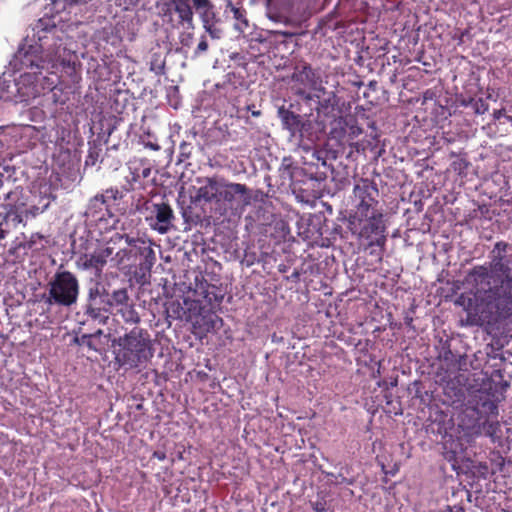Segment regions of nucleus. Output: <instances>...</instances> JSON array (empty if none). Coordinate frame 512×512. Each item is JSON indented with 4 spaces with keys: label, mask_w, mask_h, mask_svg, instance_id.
<instances>
[{
    "label": "nucleus",
    "mask_w": 512,
    "mask_h": 512,
    "mask_svg": "<svg viewBox=\"0 0 512 512\" xmlns=\"http://www.w3.org/2000/svg\"><path fill=\"white\" fill-rule=\"evenodd\" d=\"M3 206L7 211L2 221H0V240L5 239L12 230L23 223V214L26 213L22 206L13 205L10 202L3 204Z\"/></svg>",
    "instance_id": "nucleus-15"
},
{
    "label": "nucleus",
    "mask_w": 512,
    "mask_h": 512,
    "mask_svg": "<svg viewBox=\"0 0 512 512\" xmlns=\"http://www.w3.org/2000/svg\"><path fill=\"white\" fill-rule=\"evenodd\" d=\"M336 479H337L336 483H338V484H342V483L351 484L352 483L350 480H348L347 478H345L342 475L336 476Z\"/></svg>",
    "instance_id": "nucleus-45"
},
{
    "label": "nucleus",
    "mask_w": 512,
    "mask_h": 512,
    "mask_svg": "<svg viewBox=\"0 0 512 512\" xmlns=\"http://www.w3.org/2000/svg\"><path fill=\"white\" fill-rule=\"evenodd\" d=\"M14 195V192H12L10 189L7 190L6 192H4V199L6 201L10 200L12 198V196Z\"/></svg>",
    "instance_id": "nucleus-48"
},
{
    "label": "nucleus",
    "mask_w": 512,
    "mask_h": 512,
    "mask_svg": "<svg viewBox=\"0 0 512 512\" xmlns=\"http://www.w3.org/2000/svg\"><path fill=\"white\" fill-rule=\"evenodd\" d=\"M11 65L15 71H25L33 75L40 74L45 65L41 45H22L14 54Z\"/></svg>",
    "instance_id": "nucleus-8"
},
{
    "label": "nucleus",
    "mask_w": 512,
    "mask_h": 512,
    "mask_svg": "<svg viewBox=\"0 0 512 512\" xmlns=\"http://www.w3.org/2000/svg\"><path fill=\"white\" fill-rule=\"evenodd\" d=\"M193 7L200 15L203 27L213 36V26L216 22L214 5L210 0H192Z\"/></svg>",
    "instance_id": "nucleus-20"
},
{
    "label": "nucleus",
    "mask_w": 512,
    "mask_h": 512,
    "mask_svg": "<svg viewBox=\"0 0 512 512\" xmlns=\"http://www.w3.org/2000/svg\"><path fill=\"white\" fill-rule=\"evenodd\" d=\"M10 184V175H8V168L0 165V190L4 189Z\"/></svg>",
    "instance_id": "nucleus-32"
},
{
    "label": "nucleus",
    "mask_w": 512,
    "mask_h": 512,
    "mask_svg": "<svg viewBox=\"0 0 512 512\" xmlns=\"http://www.w3.org/2000/svg\"><path fill=\"white\" fill-rule=\"evenodd\" d=\"M466 428L474 435H485L493 441L501 437V425L498 418H485L480 421H471L465 424Z\"/></svg>",
    "instance_id": "nucleus-18"
},
{
    "label": "nucleus",
    "mask_w": 512,
    "mask_h": 512,
    "mask_svg": "<svg viewBox=\"0 0 512 512\" xmlns=\"http://www.w3.org/2000/svg\"><path fill=\"white\" fill-rule=\"evenodd\" d=\"M45 237L40 233H33L28 240L20 242L16 245L15 249H23V250H32V251H40L45 248V244H43V240Z\"/></svg>",
    "instance_id": "nucleus-27"
},
{
    "label": "nucleus",
    "mask_w": 512,
    "mask_h": 512,
    "mask_svg": "<svg viewBox=\"0 0 512 512\" xmlns=\"http://www.w3.org/2000/svg\"><path fill=\"white\" fill-rule=\"evenodd\" d=\"M123 198L122 192L118 188H109L104 194H98L90 201L92 207L101 209L100 206L106 205L109 201H117Z\"/></svg>",
    "instance_id": "nucleus-23"
},
{
    "label": "nucleus",
    "mask_w": 512,
    "mask_h": 512,
    "mask_svg": "<svg viewBox=\"0 0 512 512\" xmlns=\"http://www.w3.org/2000/svg\"><path fill=\"white\" fill-rule=\"evenodd\" d=\"M509 387V383L504 379V373L500 369H494L490 374L484 373L482 379L481 391L490 396L496 401L504 399V393Z\"/></svg>",
    "instance_id": "nucleus-13"
},
{
    "label": "nucleus",
    "mask_w": 512,
    "mask_h": 512,
    "mask_svg": "<svg viewBox=\"0 0 512 512\" xmlns=\"http://www.w3.org/2000/svg\"><path fill=\"white\" fill-rule=\"evenodd\" d=\"M462 494V495H466L467 497L470 496V493L468 490H466L464 487H460L457 489V491H454L453 492V496L457 495V494Z\"/></svg>",
    "instance_id": "nucleus-42"
},
{
    "label": "nucleus",
    "mask_w": 512,
    "mask_h": 512,
    "mask_svg": "<svg viewBox=\"0 0 512 512\" xmlns=\"http://www.w3.org/2000/svg\"><path fill=\"white\" fill-rule=\"evenodd\" d=\"M278 271H279L280 273H285V272L287 271V266H286V265H284V264H280V265L278 266Z\"/></svg>",
    "instance_id": "nucleus-49"
},
{
    "label": "nucleus",
    "mask_w": 512,
    "mask_h": 512,
    "mask_svg": "<svg viewBox=\"0 0 512 512\" xmlns=\"http://www.w3.org/2000/svg\"><path fill=\"white\" fill-rule=\"evenodd\" d=\"M311 505L315 512H332L327 508V503L324 499L311 502Z\"/></svg>",
    "instance_id": "nucleus-34"
},
{
    "label": "nucleus",
    "mask_w": 512,
    "mask_h": 512,
    "mask_svg": "<svg viewBox=\"0 0 512 512\" xmlns=\"http://www.w3.org/2000/svg\"><path fill=\"white\" fill-rule=\"evenodd\" d=\"M110 252L84 253L76 261L77 267L83 270H92L96 277H100L107 263Z\"/></svg>",
    "instance_id": "nucleus-17"
},
{
    "label": "nucleus",
    "mask_w": 512,
    "mask_h": 512,
    "mask_svg": "<svg viewBox=\"0 0 512 512\" xmlns=\"http://www.w3.org/2000/svg\"><path fill=\"white\" fill-rule=\"evenodd\" d=\"M101 298H103V293H101L100 283L97 282L94 287L89 288L87 294V301H93Z\"/></svg>",
    "instance_id": "nucleus-31"
},
{
    "label": "nucleus",
    "mask_w": 512,
    "mask_h": 512,
    "mask_svg": "<svg viewBox=\"0 0 512 512\" xmlns=\"http://www.w3.org/2000/svg\"><path fill=\"white\" fill-rule=\"evenodd\" d=\"M223 179V177L219 176L197 178L196 182L199 187L195 194V200L198 202H215L218 204Z\"/></svg>",
    "instance_id": "nucleus-12"
},
{
    "label": "nucleus",
    "mask_w": 512,
    "mask_h": 512,
    "mask_svg": "<svg viewBox=\"0 0 512 512\" xmlns=\"http://www.w3.org/2000/svg\"><path fill=\"white\" fill-rule=\"evenodd\" d=\"M109 308L105 305L99 307H92V305L85 306V315L99 324H106L109 319Z\"/></svg>",
    "instance_id": "nucleus-26"
},
{
    "label": "nucleus",
    "mask_w": 512,
    "mask_h": 512,
    "mask_svg": "<svg viewBox=\"0 0 512 512\" xmlns=\"http://www.w3.org/2000/svg\"><path fill=\"white\" fill-rule=\"evenodd\" d=\"M331 125L330 134L333 138L337 139H342L346 134L353 139L363 132L362 128L358 125L357 118L351 114L335 118Z\"/></svg>",
    "instance_id": "nucleus-14"
},
{
    "label": "nucleus",
    "mask_w": 512,
    "mask_h": 512,
    "mask_svg": "<svg viewBox=\"0 0 512 512\" xmlns=\"http://www.w3.org/2000/svg\"><path fill=\"white\" fill-rule=\"evenodd\" d=\"M379 189L374 180H355L350 196L351 209L348 216V229L360 240L367 241L370 255L382 261L387 241L383 209L379 202Z\"/></svg>",
    "instance_id": "nucleus-2"
},
{
    "label": "nucleus",
    "mask_w": 512,
    "mask_h": 512,
    "mask_svg": "<svg viewBox=\"0 0 512 512\" xmlns=\"http://www.w3.org/2000/svg\"><path fill=\"white\" fill-rule=\"evenodd\" d=\"M291 82V89L294 94L304 99H311L310 92L316 90L322 83L320 74L306 62L295 66L291 75Z\"/></svg>",
    "instance_id": "nucleus-7"
},
{
    "label": "nucleus",
    "mask_w": 512,
    "mask_h": 512,
    "mask_svg": "<svg viewBox=\"0 0 512 512\" xmlns=\"http://www.w3.org/2000/svg\"><path fill=\"white\" fill-rule=\"evenodd\" d=\"M512 246L497 241L489 252L488 264L475 265L469 270L466 282L473 298L467 308L471 325H495L512 316Z\"/></svg>",
    "instance_id": "nucleus-1"
},
{
    "label": "nucleus",
    "mask_w": 512,
    "mask_h": 512,
    "mask_svg": "<svg viewBox=\"0 0 512 512\" xmlns=\"http://www.w3.org/2000/svg\"><path fill=\"white\" fill-rule=\"evenodd\" d=\"M224 14L228 16L232 14V18L235 20L234 28L241 33H244L249 27V21L247 19V13L245 8L240 4H233L231 0H227Z\"/></svg>",
    "instance_id": "nucleus-21"
},
{
    "label": "nucleus",
    "mask_w": 512,
    "mask_h": 512,
    "mask_svg": "<svg viewBox=\"0 0 512 512\" xmlns=\"http://www.w3.org/2000/svg\"><path fill=\"white\" fill-rule=\"evenodd\" d=\"M118 346L115 362L125 370L145 367L154 356L153 340L148 330L134 327L130 332L114 340Z\"/></svg>",
    "instance_id": "nucleus-3"
},
{
    "label": "nucleus",
    "mask_w": 512,
    "mask_h": 512,
    "mask_svg": "<svg viewBox=\"0 0 512 512\" xmlns=\"http://www.w3.org/2000/svg\"><path fill=\"white\" fill-rule=\"evenodd\" d=\"M150 174H151V168L146 167L142 170L141 177L147 178V177H149Z\"/></svg>",
    "instance_id": "nucleus-47"
},
{
    "label": "nucleus",
    "mask_w": 512,
    "mask_h": 512,
    "mask_svg": "<svg viewBox=\"0 0 512 512\" xmlns=\"http://www.w3.org/2000/svg\"><path fill=\"white\" fill-rule=\"evenodd\" d=\"M336 479H337L336 483H338V484H342V483L351 484L352 483L350 480H348L347 478H345L342 475L336 476Z\"/></svg>",
    "instance_id": "nucleus-43"
},
{
    "label": "nucleus",
    "mask_w": 512,
    "mask_h": 512,
    "mask_svg": "<svg viewBox=\"0 0 512 512\" xmlns=\"http://www.w3.org/2000/svg\"><path fill=\"white\" fill-rule=\"evenodd\" d=\"M195 294L199 296L198 299L184 300L188 314L186 315V312H184L183 316L187 320H191L193 317H197V315H202L206 309L213 310L216 306L220 305L224 298L222 291L217 286L206 281L197 285Z\"/></svg>",
    "instance_id": "nucleus-5"
},
{
    "label": "nucleus",
    "mask_w": 512,
    "mask_h": 512,
    "mask_svg": "<svg viewBox=\"0 0 512 512\" xmlns=\"http://www.w3.org/2000/svg\"><path fill=\"white\" fill-rule=\"evenodd\" d=\"M279 116L282 120L283 126L287 129L292 137L304 139L310 135L312 129V122L304 119L301 115L284 108L279 109Z\"/></svg>",
    "instance_id": "nucleus-11"
},
{
    "label": "nucleus",
    "mask_w": 512,
    "mask_h": 512,
    "mask_svg": "<svg viewBox=\"0 0 512 512\" xmlns=\"http://www.w3.org/2000/svg\"><path fill=\"white\" fill-rule=\"evenodd\" d=\"M130 246H133L137 254L142 258L139 263V268L143 272H150L156 261L155 251L151 247V243H147L142 239L130 238L127 240Z\"/></svg>",
    "instance_id": "nucleus-19"
},
{
    "label": "nucleus",
    "mask_w": 512,
    "mask_h": 512,
    "mask_svg": "<svg viewBox=\"0 0 512 512\" xmlns=\"http://www.w3.org/2000/svg\"><path fill=\"white\" fill-rule=\"evenodd\" d=\"M80 284L77 277L70 271H57L48 282V295L45 303L52 306L69 308L78 301Z\"/></svg>",
    "instance_id": "nucleus-4"
},
{
    "label": "nucleus",
    "mask_w": 512,
    "mask_h": 512,
    "mask_svg": "<svg viewBox=\"0 0 512 512\" xmlns=\"http://www.w3.org/2000/svg\"><path fill=\"white\" fill-rule=\"evenodd\" d=\"M505 114H506V111H505V109H504V108H502V109H498V110H495V111L493 112V118H494L495 120H499V119H501L502 117H504V116H505Z\"/></svg>",
    "instance_id": "nucleus-41"
},
{
    "label": "nucleus",
    "mask_w": 512,
    "mask_h": 512,
    "mask_svg": "<svg viewBox=\"0 0 512 512\" xmlns=\"http://www.w3.org/2000/svg\"><path fill=\"white\" fill-rule=\"evenodd\" d=\"M129 300L130 298L128 295L127 288L123 287L114 290L111 293L110 298L106 299L105 304L109 309L114 306H120L122 308L123 306H127Z\"/></svg>",
    "instance_id": "nucleus-25"
},
{
    "label": "nucleus",
    "mask_w": 512,
    "mask_h": 512,
    "mask_svg": "<svg viewBox=\"0 0 512 512\" xmlns=\"http://www.w3.org/2000/svg\"><path fill=\"white\" fill-rule=\"evenodd\" d=\"M143 144L146 148H149L152 151H159L161 149L160 145L157 142L144 141Z\"/></svg>",
    "instance_id": "nucleus-38"
},
{
    "label": "nucleus",
    "mask_w": 512,
    "mask_h": 512,
    "mask_svg": "<svg viewBox=\"0 0 512 512\" xmlns=\"http://www.w3.org/2000/svg\"><path fill=\"white\" fill-rule=\"evenodd\" d=\"M143 214L148 226L159 234H167L176 228L174 224L176 216L167 201H146L143 206Z\"/></svg>",
    "instance_id": "nucleus-6"
},
{
    "label": "nucleus",
    "mask_w": 512,
    "mask_h": 512,
    "mask_svg": "<svg viewBox=\"0 0 512 512\" xmlns=\"http://www.w3.org/2000/svg\"><path fill=\"white\" fill-rule=\"evenodd\" d=\"M307 0H266V15L275 23L289 24L292 16Z\"/></svg>",
    "instance_id": "nucleus-9"
},
{
    "label": "nucleus",
    "mask_w": 512,
    "mask_h": 512,
    "mask_svg": "<svg viewBox=\"0 0 512 512\" xmlns=\"http://www.w3.org/2000/svg\"><path fill=\"white\" fill-rule=\"evenodd\" d=\"M452 166H453V169L455 171H457V170H461L463 168H466L468 166V163L465 160L461 159L459 161H454L452 163Z\"/></svg>",
    "instance_id": "nucleus-36"
},
{
    "label": "nucleus",
    "mask_w": 512,
    "mask_h": 512,
    "mask_svg": "<svg viewBox=\"0 0 512 512\" xmlns=\"http://www.w3.org/2000/svg\"><path fill=\"white\" fill-rule=\"evenodd\" d=\"M139 0H117L119 6H124L125 9H128L129 6H134L138 3Z\"/></svg>",
    "instance_id": "nucleus-37"
},
{
    "label": "nucleus",
    "mask_w": 512,
    "mask_h": 512,
    "mask_svg": "<svg viewBox=\"0 0 512 512\" xmlns=\"http://www.w3.org/2000/svg\"><path fill=\"white\" fill-rule=\"evenodd\" d=\"M496 399L480 398L473 407H467L464 411L466 417L474 418L473 421H480L485 418H498L499 410Z\"/></svg>",
    "instance_id": "nucleus-16"
},
{
    "label": "nucleus",
    "mask_w": 512,
    "mask_h": 512,
    "mask_svg": "<svg viewBox=\"0 0 512 512\" xmlns=\"http://www.w3.org/2000/svg\"><path fill=\"white\" fill-rule=\"evenodd\" d=\"M152 457L159 461H164L166 459V453L164 451L157 450L153 452Z\"/></svg>",
    "instance_id": "nucleus-40"
},
{
    "label": "nucleus",
    "mask_w": 512,
    "mask_h": 512,
    "mask_svg": "<svg viewBox=\"0 0 512 512\" xmlns=\"http://www.w3.org/2000/svg\"><path fill=\"white\" fill-rule=\"evenodd\" d=\"M473 108L476 114L482 115L488 110V104L482 98H479L474 101Z\"/></svg>",
    "instance_id": "nucleus-33"
},
{
    "label": "nucleus",
    "mask_w": 512,
    "mask_h": 512,
    "mask_svg": "<svg viewBox=\"0 0 512 512\" xmlns=\"http://www.w3.org/2000/svg\"><path fill=\"white\" fill-rule=\"evenodd\" d=\"M338 106V100L334 93H329L327 98H323L319 101L317 111L319 115H324L325 117H334V112Z\"/></svg>",
    "instance_id": "nucleus-24"
},
{
    "label": "nucleus",
    "mask_w": 512,
    "mask_h": 512,
    "mask_svg": "<svg viewBox=\"0 0 512 512\" xmlns=\"http://www.w3.org/2000/svg\"><path fill=\"white\" fill-rule=\"evenodd\" d=\"M201 321L202 326L204 327V330L206 332H210L211 330L215 329L217 327L218 323L222 322V319L217 316L213 310L206 309L204 313H202Z\"/></svg>",
    "instance_id": "nucleus-29"
},
{
    "label": "nucleus",
    "mask_w": 512,
    "mask_h": 512,
    "mask_svg": "<svg viewBox=\"0 0 512 512\" xmlns=\"http://www.w3.org/2000/svg\"><path fill=\"white\" fill-rule=\"evenodd\" d=\"M119 312L121 313L126 323L137 324L140 322V316L138 312L133 308L132 305H129V303L127 306H123Z\"/></svg>",
    "instance_id": "nucleus-30"
},
{
    "label": "nucleus",
    "mask_w": 512,
    "mask_h": 512,
    "mask_svg": "<svg viewBox=\"0 0 512 512\" xmlns=\"http://www.w3.org/2000/svg\"><path fill=\"white\" fill-rule=\"evenodd\" d=\"M88 145L89 148L85 159V167H93L100 161L102 154V144L97 140H93L88 142Z\"/></svg>",
    "instance_id": "nucleus-28"
},
{
    "label": "nucleus",
    "mask_w": 512,
    "mask_h": 512,
    "mask_svg": "<svg viewBox=\"0 0 512 512\" xmlns=\"http://www.w3.org/2000/svg\"><path fill=\"white\" fill-rule=\"evenodd\" d=\"M105 302H106V300L101 298V299H96L93 301H87L86 305H92V307H99V306L105 305Z\"/></svg>",
    "instance_id": "nucleus-39"
},
{
    "label": "nucleus",
    "mask_w": 512,
    "mask_h": 512,
    "mask_svg": "<svg viewBox=\"0 0 512 512\" xmlns=\"http://www.w3.org/2000/svg\"><path fill=\"white\" fill-rule=\"evenodd\" d=\"M248 109L251 111V114H252V116H254V117H258V116H260V115H261V111H259V110H255V106H254V105H252V106H248Z\"/></svg>",
    "instance_id": "nucleus-46"
},
{
    "label": "nucleus",
    "mask_w": 512,
    "mask_h": 512,
    "mask_svg": "<svg viewBox=\"0 0 512 512\" xmlns=\"http://www.w3.org/2000/svg\"><path fill=\"white\" fill-rule=\"evenodd\" d=\"M299 276H300V273H299L297 270H295V271L291 274L290 278H292V279H298V278H299Z\"/></svg>",
    "instance_id": "nucleus-51"
},
{
    "label": "nucleus",
    "mask_w": 512,
    "mask_h": 512,
    "mask_svg": "<svg viewBox=\"0 0 512 512\" xmlns=\"http://www.w3.org/2000/svg\"><path fill=\"white\" fill-rule=\"evenodd\" d=\"M336 479H337L336 483H338V484H342V483L351 484L352 483L350 480H348L347 478H345L342 475L336 476Z\"/></svg>",
    "instance_id": "nucleus-44"
},
{
    "label": "nucleus",
    "mask_w": 512,
    "mask_h": 512,
    "mask_svg": "<svg viewBox=\"0 0 512 512\" xmlns=\"http://www.w3.org/2000/svg\"><path fill=\"white\" fill-rule=\"evenodd\" d=\"M101 293H103V299L105 297H107V299L110 298L111 294H109L108 291L104 287L101 289Z\"/></svg>",
    "instance_id": "nucleus-50"
},
{
    "label": "nucleus",
    "mask_w": 512,
    "mask_h": 512,
    "mask_svg": "<svg viewBox=\"0 0 512 512\" xmlns=\"http://www.w3.org/2000/svg\"><path fill=\"white\" fill-rule=\"evenodd\" d=\"M167 5L173 7L181 24L192 26L194 13L189 0H170Z\"/></svg>",
    "instance_id": "nucleus-22"
},
{
    "label": "nucleus",
    "mask_w": 512,
    "mask_h": 512,
    "mask_svg": "<svg viewBox=\"0 0 512 512\" xmlns=\"http://www.w3.org/2000/svg\"><path fill=\"white\" fill-rule=\"evenodd\" d=\"M220 192L218 204L223 203L231 208L234 205H248L251 200L249 189L245 184L228 182L226 179H223Z\"/></svg>",
    "instance_id": "nucleus-10"
},
{
    "label": "nucleus",
    "mask_w": 512,
    "mask_h": 512,
    "mask_svg": "<svg viewBox=\"0 0 512 512\" xmlns=\"http://www.w3.org/2000/svg\"><path fill=\"white\" fill-rule=\"evenodd\" d=\"M207 49H208V42L205 37H202L200 42L198 43L196 50H195V54L199 55L200 53L207 51Z\"/></svg>",
    "instance_id": "nucleus-35"
}]
</instances>
